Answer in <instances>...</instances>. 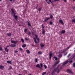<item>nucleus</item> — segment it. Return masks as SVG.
I'll use <instances>...</instances> for the list:
<instances>
[{"instance_id": "1", "label": "nucleus", "mask_w": 75, "mask_h": 75, "mask_svg": "<svg viewBox=\"0 0 75 75\" xmlns=\"http://www.w3.org/2000/svg\"><path fill=\"white\" fill-rule=\"evenodd\" d=\"M59 67V66H57V67L54 69L53 72H55L56 71H57V73H59V72L60 69H62V67H61L60 69H59V68H58Z\"/></svg>"}, {"instance_id": "2", "label": "nucleus", "mask_w": 75, "mask_h": 75, "mask_svg": "<svg viewBox=\"0 0 75 75\" xmlns=\"http://www.w3.org/2000/svg\"><path fill=\"white\" fill-rule=\"evenodd\" d=\"M12 39H13V38H11V42L12 43V44H16V43H17V42H18V41H15V40H12Z\"/></svg>"}, {"instance_id": "3", "label": "nucleus", "mask_w": 75, "mask_h": 75, "mask_svg": "<svg viewBox=\"0 0 75 75\" xmlns=\"http://www.w3.org/2000/svg\"><path fill=\"white\" fill-rule=\"evenodd\" d=\"M50 17H46L44 19V20L43 21V22H47V20H50Z\"/></svg>"}, {"instance_id": "4", "label": "nucleus", "mask_w": 75, "mask_h": 75, "mask_svg": "<svg viewBox=\"0 0 75 75\" xmlns=\"http://www.w3.org/2000/svg\"><path fill=\"white\" fill-rule=\"evenodd\" d=\"M27 22L28 23L27 24V25L29 26L28 28H29V29H31V28H30V27H31V23H30L29 22H28V21H27Z\"/></svg>"}, {"instance_id": "5", "label": "nucleus", "mask_w": 75, "mask_h": 75, "mask_svg": "<svg viewBox=\"0 0 75 75\" xmlns=\"http://www.w3.org/2000/svg\"><path fill=\"white\" fill-rule=\"evenodd\" d=\"M73 19H72L71 20V22L72 23H75V16H73Z\"/></svg>"}, {"instance_id": "6", "label": "nucleus", "mask_w": 75, "mask_h": 75, "mask_svg": "<svg viewBox=\"0 0 75 75\" xmlns=\"http://www.w3.org/2000/svg\"><path fill=\"white\" fill-rule=\"evenodd\" d=\"M45 45V44H42V43H41L40 44V46H41V47H40V48L41 49H42V48H44V47Z\"/></svg>"}, {"instance_id": "7", "label": "nucleus", "mask_w": 75, "mask_h": 75, "mask_svg": "<svg viewBox=\"0 0 75 75\" xmlns=\"http://www.w3.org/2000/svg\"><path fill=\"white\" fill-rule=\"evenodd\" d=\"M52 56V53H51V52H50L49 54V59H51Z\"/></svg>"}, {"instance_id": "8", "label": "nucleus", "mask_w": 75, "mask_h": 75, "mask_svg": "<svg viewBox=\"0 0 75 75\" xmlns=\"http://www.w3.org/2000/svg\"><path fill=\"white\" fill-rule=\"evenodd\" d=\"M13 18L16 20H17V18H18V16L17 15L16 16L15 15H14L13 16Z\"/></svg>"}, {"instance_id": "9", "label": "nucleus", "mask_w": 75, "mask_h": 75, "mask_svg": "<svg viewBox=\"0 0 75 75\" xmlns=\"http://www.w3.org/2000/svg\"><path fill=\"white\" fill-rule=\"evenodd\" d=\"M69 62L68 60L66 61L64 63H63V66H64V65H66V64H68Z\"/></svg>"}, {"instance_id": "10", "label": "nucleus", "mask_w": 75, "mask_h": 75, "mask_svg": "<svg viewBox=\"0 0 75 75\" xmlns=\"http://www.w3.org/2000/svg\"><path fill=\"white\" fill-rule=\"evenodd\" d=\"M67 72H69V73H70V74H72V71H71V70L70 69H67Z\"/></svg>"}, {"instance_id": "11", "label": "nucleus", "mask_w": 75, "mask_h": 75, "mask_svg": "<svg viewBox=\"0 0 75 75\" xmlns=\"http://www.w3.org/2000/svg\"><path fill=\"white\" fill-rule=\"evenodd\" d=\"M36 67L37 68H38L39 69H41V67L40 66V64H37L36 66Z\"/></svg>"}, {"instance_id": "12", "label": "nucleus", "mask_w": 75, "mask_h": 75, "mask_svg": "<svg viewBox=\"0 0 75 75\" xmlns=\"http://www.w3.org/2000/svg\"><path fill=\"white\" fill-rule=\"evenodd\" d=\"M59 61H58L57 62H56L53 65V67H54L55 66H56V65L58 64V63L59 62Z\"/></svg>"}, {"instance_id": "13", "label": "nucleus", "mask_w": 75, "mask_h": 75, "mask_svg": "<svg viewBox=\"0 0 75 75\" xmlns=\"http://www.w3.org/2000/svg\"><path fill=\"white\" fill-rule=\"evenodd\" d=\"M59 23H61L62 25H64V22L62 21V20H59Z\"/></svg>"}, {"instance_id": "14", "label": "nucleus", "mask_w": 75, "mask_h": 75, "mask_svg": "<svg viewBox=\"0 0 75 75\" xmlns=\"http://www.w3.org/2000/svg\"><path fill=\"white\" fill-rule=\"evenodd\" d=\"M60 33L61 34H63L64 33H65V30H62V31L60 32Z\"/></svg>"}, {"instance_id": "15", "label": "nucleus", "mask_w": 75, "mask_h": 75, "mask_svg": "<svg viewBox=\"0 0 75 75\" xmlns=\"http://www.w3.org/2000/svg\"><path fill=\"white\" fill-rule=\"evenodd\" d=\"M7 64H12V62L11 61H7Z\"/></svg>"}, {"instance_id": "16", "label": "nucleus", "mask_w": 75, "mask_h": 75, "mask_svg": "<svg viewBox=\"0 0 75 75\" xmlns=\"http://www.w3.org/2000/svg\"><path fill=\"white\" fill-rule=\"evenodd\" d=\"M10 47H16V45L15 44H11L10 45Z\"/></svg>"}, {"instance_id": "17", "label": "nucleus", "mask_w": 75, "mask_h": 75, "mask_svg": "<svg viewBox=\"0 0 75 75\" xmlns=\"http://www.w3.org/2000/svg\"><path fill=\"white\" fill-rule=\"evenodd\" d=\"M4 50L6 52H8V49H7V47H6L4 48Z\"/></svg>"}, {"instance_id": "18", "label": "nucleus", "mask_w": 75, "mask_h": 75, "mask_svg": "<svg viewBox=\"0 0 75 75\" xmlns=\"http://www.w3.org/2000/svg\"><path fill=\"white\" fill-rule=\"evenodd\" d=\"M33 40H34V41L35 42L36 44H37V43L38 42H37V41H36V39L35 38H33Z\"/></svg>"}, {"instance_id": "19", "label": "nucleus", "mask_w": 75, "mask_h": 75, "mask_svg": "<svg viewBox=\"0 0 75 75\" xmlns=\"http://www.w3.org/2000/svg\"><path fill=\"white\" fill-rule=\"evenodd\" d=\"M45 30L43 29H42V34H45Z\"/></svg>"}, {"instance_id": "20", "label": "nucleus", "mask_w": 75, "mask_h": 75, "mask_svg": "<svg viewBox=\"0 0 75 75\" xmlns=\"http://www.w3.org/2000/svg\"><path fill=\"white\" fill-rule=\"evenodd\" d=\"M40 68H41L40 69H42V67H43L42 64V63H40Z\"/></svg>"}, {"instance_id": "21", "label": "nucleus", "mask_w": 75, "mask_h": 75, "mask_svg": "<svg viewBox=\"0 0 75 75\" xmlns=\"http://www.w3.org/2000/svg\"><path fill=\"white\" fill-rule=\"evenodd\" d=\"M7 35L8 36H9V37H10V36H11V33H8L7 34Z\"/></svg>"}, {"instance_id": "22", "label": "nucleus", "mask_w": 75, "mask_h": 75, "mask_svg": "<svg viewBox=\"0 0 75 75\" xmlns=\"http://www.w3.org/2000/svg\"><path fill=\"white\" fill-rule=\"evenodd\" d=\"M4 68V66L0 65V68H1V69H3Z\"/></svg>"}, {"instance_id": "23", "label": "nucleus", "mask_w": 75, "mask_h": 75, "mask_svg": "<svg viewBox=\"0 0 75 75\" xmlns=\"http://www.w3.org/2000/svg\"><path fill=\"white\" fill-rule=\"evenodd\" d=\"M21 41L22 43H24V39H23V38H21Z\"/></svg>"}, {"instance_id": "24", "label": "nucleus", "mask_w": 75, "mask_h": 75, "mask_svg": "<svg viewBox=\"0 0 75 75\" xmlns=\"http://www.w3.org/2000/svg\"><path fill=\"white\" fill-rule=\"evenodd\" d=\"M26 45L23 44V45H22V47L23 48H24V47H26Z\"/></svg>"}, {"instance_id": "25", "label": "nucleus", "mask_w": 75, "mask_h": 75, "mask_svg": "<svg viewBox=\"0 0 75 75\" xmlns=\"http://www.w3.org/2000/svg\"><path fill=\"white\" fill-rule=\"evenodd\" d=\"M50 19H52L53 18V16L52 15H50Z\"/></svg>"}, {"instance_id": "26", "label": "nucleus", "mask_w": 75, "mask_h": 75, "mask_svg": "<svg viewBox=\"0 0 75 75\" xmlns=\"http://www.w3.org/2000/svg\"><path fill=\"white\" fill-rule=\"evenodd\" d=\"M62 54L60 53L59 54V57H60V58H61L62 57Z\"/></svg>"}, {"instance_id": "27", "label": "nucleus", "mask_w": 75, "mask_h": 75, "mask_svg": "<svg viewBox=\"0 0 75 75\" xmlns=\"http://www.w3.org/2000/svg\"><path fill=\"white\" fill-rule=\"evenodd\" d=\"M9 70L11 69H13V68H12V66H10L9 67Z\"/></svg>"}, {"instance_id": "28", "label": "nucleus", "mask_w": 75, "mask_h": 75, "mask_svg": "<svg viewBox=\"0 0 75 75\" xmlns=\"http://www.w3.org/2000/svg\"><path fill=\"white\" fill-rule=\"evenodd\" d=\"M26 52L28 53V54H30V52L29 51V50H26Z\"/></svg>"}, {"instance_id": "29", "label": "nucleus", "mask_w": 75, "mask_h": 75, "mask_svg": "<svg viewBox=\"0 0 75 75\" xmlns=\"http://www.w3.org/2000/svg\"><path fill=\"white\" fill-rule=\"evenodd\" d=\"M24 31L25 32V33H26L27 32V29L25 28L24 29Z\"/></svg>"}, {"instance_id": "30", "label": "nucleus", "mask_w": 75, "mask_h": 75, "mask_svg": "<svg viewBox=\"0 0 75 75\" xmlns=\"http://www.w3.org/2000/svg\"><path fill=\"white\" fill-rule=\"evenodd\" d=\"M41 54H42V52H40V51L38 52V55Z\"/></svg>"}, {"instance_id": "31", "label": "nucleus", "mask_w": 75, "mask_h": 75, "mask_svg": "<svg viewBox=\"0 0 75 75\" xmlns=\"http://www.w3.org/2000/svg\"><path fill=\"white\" fill-rule=\"evenodd\" d=\"M63 51L61 50V53H64V52H65V51L64 50V49H63Z\"/></svg>"}, {"instance_id": "32", "label": "nucleus", "mask_w": 75, "mask_h": 75, "mask_svg": "<svg viewBox=\"0 0 75 75\" xmlns=\"http://www.w3.org/2000/svg\"><path fill=\"white\" fill-rule=\"evenodd\" d=\"M35 62H37L38 61V59L37 58H35Z\"/></svg>"}, {"instance_id": "33", "label": "nucleus", "mask_w": 75, "mask_h": 75, "mask_svg": "<svg viewBox=\"0 0 75 75\" xmlns=\"http://www.w3.org/2000/svg\"><path fill=\"white\" fill-rule=\"evenodd\" d=\"M46 74V72H44L42 73V75H44Z\"/></svg>"}, {"instance_id": "34", "label": "nucleus", "mask_w": 75, "mask_h": 75, "mask_svg": "<svg viewBox=\"0 0 75 75\" xmlns=\"http://www.w3.org/2000/svg\"><path fill=\"white\" fill-rule=\"evenodd\" d=\"M49 24L50 25H52V22L51 21H50L49 22Z\"/></svg>"}, {"instance_id": "35", "label": "nucleus", "mask_w": 75, "mask_h": 75, "mask_svg": "<svg viewBox=\"0 0 75 75\" xmlns=\"http://www.w3.org/2000/svg\"><path fill=\"white\" fill-rule=\"evenodd\" d=\"M0 51H3V48L1 46H0Z\"/></svg>"}, {"instance_id": "36", "label": "nucleus", "mask_w": 75, "mask_h": 75, "mask_svg": "<svg viewBox=\"0 0 75 75\" xmlns=\"http://www.w3.org/2000/svg\"><path fill=\"white\" fill-rule=\"evenodd\" d=\"M11 11L12 12V13H14V10L13 9V8L11 9Z\"/></svg>"}, {"instance_id": "37", "label": "nucleus", "mask_w": 75, "mask_h": 75, "mask_svg": "<svg viewBox=\"0 0 75 75\" xmlns=\"http://www.w3.org/2000/svg\"><path fill=\"white\" fill-rule=\"evenodd\" d=\"M28 35H30L31 34V32L30 31H29L28 32Z\"/></svg>"}, {"instance_id": "38", "label": "nucleus", "mask_w": 75, "mask_h": 75, "mask_svg": "<svg viewBox=\"0 0 75 75\" xmlns=\"http://www.w3.org/2000/svg\"><path fill=\"white\" fill-rule=\"evenodd\" d=\"M54 59H55V60L56 61H57V59H57V57H54Z\"/></svg>"}, {"instance_id": "39", "label": "nucleus", "mask_w": 75, "mask_h": 75, "mask_svg": "<svg viewBox=\"0 0 75 75\" xmlns=\"http://www.w3.org/2000/svg\"><path fill=\"white\" fill-rule=\"evenodd\" d=\"M41 8H39L38 9V11H41Z\"/></svg>"}, {"instance_id": "40", "label": "nucleus", "mask_w": 75, "mask_h": 75, "mask_svg": "<svg viewBox=\"0 0 75 75\" xmlns=\"http://www.w3.org/2000/svg\"><path fill=\"white\" fill-rule=\"evenodd\" d=\"M44 67H45V69H47V66H46V65L44 64Z\"/></svg>"}, {"instance_id": "41", "label": "nucleus", "mask_w": 75, "mask_h": 75, "mask_svg": "<svg viewBox=\"0 0 75 75\" xmlns=\"http://www.w3.org/2000/svg\"><path fill=\"white\" fill-rule=\"evenodd\" d=\"M51 3V4H53V3L52 2V1H51V0H48Z\"/></svg>"}, {"instance_id": "42", "label": "nucleus", "mask_w": 75, "mask_h": 75, "mask_svg": "<svg viewBox=\"0 0 75 75\" xmlns=\"http://www.w3.org/2000/svg\"><path fill=\"white\" fill-rule=\"evenodd\" d=\"M35 38H36V39L38 38V35H35Z\"/></svg>"}, {"instance_id": "43", "label": "nucleus", "mask_w": 75, "mask_h": 75, "mask_svg": "<svg viewBox=\"0 0 75 75\" xmlns=\"http://www.w3.org/2000/svg\"><path fill=\"white\" fill-rule=\"evenodd\" d=\"M42 29H44V25H43V24H42Z\"/></svg>"}, {"instance_id": "44", "label": "nucleus", "mask_w": 75, "mask_h": 75, "mask_svg": "<svg viewBox=\"0 0 75 75\" xmlns=\"http://www.w3.org/2000/svg\"><path fill=\"white\" fill-rule=\"evenodd\" d=\"M18 51L17 50H15L14 51V52L15 53H17V52H18Z\"/></svg>"}, {"instance_id": "45", "label": "nucleus", "mask_w": 75, "mask_h": 75, "mask_svg": "<svg viewBox=\"0 0 75 75\" xmlns=\"http://www.w3.org/2000/svg\"><path fill=\"white\" fill-rule=\"evenodd\" d=\"M59 0H54V1H60Z\"/></svg>"}, {"instance_id": "46", "label": "nucleus", "mask_w": 75, "mask_h": 75, "mask_svg": "<svg viewBox=\"0 0 75 75\" xmlns=\"http://www.w3.org/2000/svg\"><path fill=\"white\" fill-rule=\"evenodd\" d=\"M73 67L74 68L75 67V63H73Z\"/></svg>"}, {"instance_id": "47", "label": "nucleus", "mask_w": 75, "mask_h": 75, "mask_svg": "<svg viewBox=\"0 0 75 75\" xmlns=\"http://www.w3.org/2000/svg\"><path fill=\"white\" fill-rule=\"evenodd\" d=\"M69 63H71L72 62V60H71L69 61Z\"/></svg>"}, {"instance_id": "48", "label": "nucleus", "mask_w": 75, "mask_h": 75, "mask_svg": "<svg viewBox=\"0 0 75 75\" xmlns=\"http://www.w3.org/2000/svg\"><path fill=\"white\" fill-rule=\"evenodd\" d=\"M70 55H71V54H69L67 56V57L68 58V57H69V56H70Z\"/></svg>"}, {"instance_id": "49", "label": "nucleus", "mask_w": 75, "mask_h": 75, "mask_svg": "<svg viewBox=\"0 0 75 75\" xmlns=\"http://www.w3.org/2000/svg\"><path fill=\"white\" fill-rule=\"evenodd\" d=\"M25 40H28V39L27 38H25Z\"/></svg>"}, {"instance_id": "50", "label": "nucleus", "mask_w": 75, "mask_h": 75, "mask_svg": "<svg viewBox=\"0 0 75 75\" xmlns=\"http://www.w3.org/2000/svg\"><path fill=\"white\" fill-rule=\"evenodd\" d=\"M36 39L39 42V41H40V39H39V38H37Z\"/></svg>"}, {"instance_id": "51", "label": "nucleus", "mask_w": 75, "mask_h": 75, "mask_svg": "<svg viewBox=\"0 0 75 75\" xmlns=\"http://www.w3.org/2000/svg\"><path fill=\"white\" fill-rule=\"evenodd\" d=\"M47 4H50V2H49V1H48V0H47Z\"/></svg>"}, {"instance_id": "52", "label": "nucleus", "mask_w": 75, "mask_h": 75, "mask_svg": "<svg viewBox=\"0 0 75 75\" xmlns=\"http://www.w3.org/2000/svg\"><path fill=\"white\" fill-rule=\"evenodd\" d=\"M72 8H73V9L74 10H75V6H73V7H72Z\"/></svg>"}, {"instance_id": "53", "label": "nucleus", "mask_w": 75, "mask_h": 75, "mask_svg": "<svg viewBox=\"0 0 75 75\" xmlns=\"http://www.w3.org/2000/svg\"><path fill=\"white\" fill-rule=\"evenodd\" d=\"M19 50H20V51H22V50H23L22 49V48H19Z\"/></svg>"}, {"instance_id": "54", "label": "nucleus", "mask_w": 75, "mask_h": 75, "mask_svg": "<svg viewBox=\"0 0 75 75\" xmlns=\"http://www.w3.org/2000/svg\"><path fill=\"white\" fill-rule=\"evenodd\" d=\"M64 51H65H65H66L67 50H68V49H67L66 48V49H64Z\"/></svg>"}, {"instance_id": "55", "label": "nucleus", "mask_w": 75, "mask_h": 75, "mask_svg": "<svg viewBox=\"0 0 75 75\" xmlns=\"http://www.w3.org/2000/svg\"><path fill=\"white\" fill-rule=\"evenodd\" d=\"M32 35H34V33L33 32H32Z\"/></svg>"}, {"instance_id": "56", "label": "nucleus", "mask_w": 75, "mask_h": 75, "mask_svg": "<svg viewBox=\"0 0 75 75\" xmlns=\"http://www.w3.org/2000/svg\"><path fill=\"white\" fill-rule=\"evenodd\" d=\"M63 1H64V2H67V1L66 0H62Z\"/></svg>"}, {"instance_id": "57", "label": "nucleus", "mask_w": 75, "mask_h": 75, "mask_svg": "<svg viewBox=\"0 0 75 75\" xmlns=\"http://www.w3.org/2000/svg\"><path fill=\"white\" fill-rule=\"evenodd\" d=\"M69 48H70V47H68L67 48V50H68V49H69Z\"/></svg>"}, {"instance_id": "58", "label": "nucleus", "mask_w": 75, "mask_h": 75, "mask_svg": "<svg viewBox=\"0 0 75 75\" xmlns=\"http://www.w3.org/2000/svg\"><path fill=\"white\" fill-rule=\"evenodd\" d=\"M24 71H25V72H26V73L27 72V70H25Z\"/></svg>"}, {"instance_id": "59", "label": "nucleus", "mask_w": 75, "mask_h": 75, "mask_svg": "<svg viewBox=\"0 0 75 75\" xmlns=\"http://www.w3.org/2000/svg\"><path fill=\"white\" fill-rule=\"evenodd\" d=\"M12 14H14V15H15V14H16V13L15 12H13V13Z\"/></svg>"}, {"instance_id": "60", "label": "nucleus", "mask_w": 75, "mask_h": 75, "mask_svg": "<svg viewBox=\"0 0 75 75\" xmlns=\"http://www.w3.org/2000/svg\"><path fill=\"white\" fill-rule=\"evenodd\" d=\"M10 47V45H8V46H7L6 47L7 48V47Z\"/></svg>"}, {"instance_id": "61", "label": "nucleus", "mask_w": 75, "mask_h": 75, "mask_svg": "<svg viewBox=\"0 0 75 75\" xmlns=\"http://www.w3.org/2000/svg\"><path fill=\"white\" fill-rule=\"evenodd\" d=\"M67 52H66L65 54H64L65 55H67Z\"/></svg>"}, {"instance_id": "62", "label": "nucleus", "mask_w": 75, "mask_h": 75, "mask_svg": "<svg viewBox=\"0 0 75 75\" xmlns=\"http://www.w3.org/2000/svg\"><path fill=\"white\" fill-rule=\"evenodd\" d=\"M25 13V11H24V12H23V13Z\"/></svg>"}, {"instance_id": "63", "label": "nucleus", "mask_w": 75, "mask_h": 75, "mask_svg": "<svg viewBox=\"0 0 75 75\" xmlns=\"http://www.w3.org/2000/svg\"><path fill=\"white\" fill-rule=\"evenodd\" d=\"M28 75H33L31 74H29Z\"/></svg>"}, {"instance_id": "64", "label": "nucleus", "mask_w": 75, "mask_h": 75, "mask_svg": "<svg viewBox=\"0 0 75 75\" xmlns=\"http://www.w3.org/2000/svg\"><path fill=\"white\" fill-rule=\"evenodd\" d=\"M10 1H12L13 0H9Z\"/></svg>"}]
</instances>
